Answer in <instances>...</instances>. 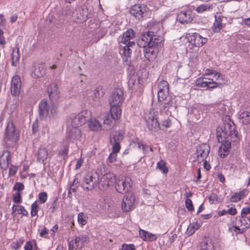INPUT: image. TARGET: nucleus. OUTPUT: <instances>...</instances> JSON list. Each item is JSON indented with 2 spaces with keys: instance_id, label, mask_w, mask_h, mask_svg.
<instances>
[{
  "instance_id": "25",
  "label": "nucleus",
  "mask_w": 250,
  "mask_h": 250,
  "mask_svg": "<svg viewBox=\"0 0 250 250\" xmlns=\"http://www.w3.org/2000/svg\"><path fill=\"white\" fill-rule=\"evenodd\" d=\"M11 161V153L8 151L3 152L0 157V167L2 169H6Z\"/></svg>"
},
{
  "instance_id": "35",
  "label": "nucleus",
  "mask_w": 250,
  "mask_h": 250,
  "mask_svg": "<svg viewBox=\"0 0 250 250\" xmlns=\"http://www.w3.org/2000/svg\"><path fill=\"white\" fill-rule=\"evenodd\" d=\"M215 20L212 27L214 32L218 33L223 28L222 20L220 17L215 16Z\"/></svg>"
},
{
  "instance_id": "22",
  "label": "nucleus",
  "mask_w": 250,
  "mask_h": 250,
  "mask_svg": "<svg viewBox=\"0 0 250 250\" xmlns=\"http://www.w3.org/2000/svg\"><path fill=\"white\" fill-rule=\"evenodd\" d=\"M68 18H66L61 13H58L56 17H54L49 20V22L52 23L55 26L58 28L62 27L64 24L68 21Z\"/></svg>"
},
{
  "instance_id": "12",
  "label": "nucleus",
  "mask_w": 250,
  "mask_h": 250,
  "mask_svg": "<svg viewBox=\"0 0 250 250\" xmlns=\"http://www.w3.org/2000/svg\"><path fill=\"white\" fill-rule=\"evenodd\" d=\"M147 6L145 4L137 3L129 8V13L136 20H142L146 15Z\"/></svg>"
},
{
  "instance_id": "30",
  "label": "nucleus",
  "mask_w": 250,
  "mask_h": 250,
  "mask_svg": "<svg viewBox=\"0 0 250 250\" xmlns=\"http://www.w3.org/2000/svg\"><path fill=\"white\" fill-rule=\"evenodd\" d=\"M139 233L141 238L146 241H152L155 240L157 238L155 234L149 233L142 229H140Z\"/></svg>"
},
{
  "instance_id": "54",
  "label": "nucleus",
  "mask_w": 250,
  "mask_h": 250,
  "mask_svg": "<svg viewBox=\"0 0 250 250\" xmlns=\"http://www.w3.org/2000/svg\"><path fill=\"white\" fill-rule=\"evenodd\" d=\"M157 167L164 173H167L168 172V168L166 167V163L164 161H160L157 164Z\"/></svg>"
},
{
  "instance_id": "20",
  "label": "nucleus",
  "mask_w": 250,
  "mask_h": 250,
  "mask_svg": "<svg viewBox=\"0 0 250 250\" xmlns=\"http://www.w3.org/2000/svg\"><path fill=\"white\" fill-rule=\"evenodd\" d=\"M219 142L222 144L219 147L218 153L222 158H225L229 154L232 142L230 140L224 139H220Z\"/></svg>"
},
{
  "instance_id": "23",
  "label": "nucleus",
  "mask_w": 250,
  "mask_h": 250,
  "mask_svg": "<svg viewBox=\"0 0 250 250\" xmlns=\"http://www.w3.org/2000/svg\"><path fill=\"white\" fill-rule=\"evenodd\" d=\"M89 18L88 9L86 8H83L77 13L75 21L79 23L83 24L85 23Z\"/></svg>"
},
{
  "instance_id": "39",
  "label": "nucleus",
  "mask_w": 250,
  "mask_h": 250,
  "mask_svg": "<svg viewBox=\"0 0 250 250\" xmlns=\"http://www.w3.org/2000/svg\"><path fill=\"white\" fill-rule=\"evenodd\" d=\"M48 153L45 148H40L38 151V161L40 162H43L48 157Z\"/></svg>"
},
{
  "instance_id": "14",
  "label": "nucleus",
  "mask_w": 250,
  "mask_h": 250,
  "mask_svg": "<svg viewBox=\"0 0 250 250\" xmlns=\"http://www.w3.org/2000/svg\"><path fill=\"white\" fill-rule=\"evenodd\" d=\"M47 91L51 104L58 107V104L61 101V97L57 84L55 83H51L48 87Z\"/></svg>"
},
{
  "instance_id": "11",
  "label": "nucleus",
  "mask_w": 250,
  "mask_h": 250,
  "mask_svg": "<svg viewBox=\"0 0 250 250\" xmlns=\"http://www.w3.org/2000/svg\"><path fill=\"white\" fill-rule=\"evenodd\" d=\"M115 175L110 172H106L102 175L99 180V189L105 190L115 184Z\"/></svg>"
},
{
  "instance_id": "51",
  "label": "nucleus",
  "mask_w": 250,
  "mask_h": 250,
  "mask_svg": "<svg viewBox=\"0 0 250 250\" xmlns=\"http://www.w3.org/2000/svg\"><path fill=\"white\" fill-rule=\"evenodd\" d=\"M79 182L77 178H74L72 184H71L68 191V195H69L72 192H74L76 191L78 187L79 186Z\"/></svg>"
},
{
  "instance_id": "8",
  "label": "nucleus",
  "mask_w": 250,
  "mask_h": 250,
  "mask_svg": "<svg viewBox=\"0 0 250 250\" xmlns=\"http://www.w3.org/2000/svg\"><path fill=\"white\" fill-rule=\"evenodd\" d=\"M180 39H187L192 46L197 47L202 46L208 41L207 38L203 37L198 33H188L186 37H181Z\"/></svg>"
},
{
  "instance_id": "48",
  "label": "nucleus",
  "mask_w": 250,
  "mask_h": 250,
  "mask_svg": "<svg viewBox=\"0 0 250 250\" xmlns=\"http://www.w3.org/2000/svg\"><path fill=\"white\" fill-rule=\"evenodd\" d=\"M124 138L123 134L120 131L116 132L113 137L110 139L111 143L113 142H119L120 143Z\"/></svg>"
},
{
  "instance_id": "19",
  "label": "nucleus",
  "mask_w": 250,
  "mask_h": 250,
  "mask_svg": "<svg viewBox=\"0 0 250 250\" xmlns=\"http://www.w3.org/2000/svg\"><path fill=\"white\" fill-rule=\"evenodd\" d=\"M89 241L88 235L82 234L80 236L76 237L74 239L71 240L69 243L71 245H74L75 249H81L83 248L85 245L87 244Z\"/></svg>"
},
{
  "instance_id": "47",
  "label": "nucleus",
  "mask_w": 250,
  "mask_h": 250,
  "mask_svg": "<svg viewBox=\"0 0 250 250\" xmlns=\"http://www.w3.org/2000/svg\"><path fill=\"white\" fill-rule=\"evenodd\" d=\"M39 210V205L38 201H35L31 206L30 214L32 217L37 216Z\"/></svg>"
},
{
  "instance_id": "32",
  "label": "nucleus",
  "mask_w": 250,
  "mask_h": 250,
  "mask_svg": "<svg viewBox=\"0 0 250 250\" xmlns=\"http://www.w3.org/2000/svg\"><path fill=\"white\" fill-rule=\"evenodd\" d=\"M171 97L169 98L168 102H164L161 104V110L163 114L167 116H171V111L170 110L172 104L170 102Z\"/></svg>"
},
{
  "instance_id": "2",
  "label": "nucleus",
  "mask_w": 250,
  "mask_h": 250,
  "mask_svg": "<svg viewBox=\"0 0 250 250\" xmlns=\"http://www.w3.org/2000/svg\"><path fill=\"white\" fill-rule=\"evenodd\" d=\"M235 125L229 116L223 118V123L217 127L216 135L218 141L220 139L230 140L234 145L238 143L240 136L235 130Z\"/></svg>"
},
{
  "instance_id": "46",
  "label": "nucleus",
  "mask_w": 250,
  "mask_h": 250,
  "mask_svg": "<svg viewBox=\"0 0 250 250\" xmlns=\"http://www.w3.org/2000/svg\"><path fill=\"white\" fill-rule=\"evenodd\" d=\"M24 250H40L35 241H27L24 247Z\"/></svg>"
},
{
  "instance_id": "41",
  "label": "nucleus",
  "mask_w": 250,
  "mask_h": 250,
  "mask_svg": "<svg viewBox=\"0 0 250 250\" xmlns=\"http://www.w3.org/2000/svg\"><path fill=\"white\" fill-rule=\"evenodd\" d=\"M212 8L211 4H203L197 7L196 11L199 13H203L206 11H210Z\"/></svg>"
},
{
  "instance_id": "16",
  "label": "nucleus",
  "mask_w": 250,
  "mask_h": 250,
  "mask_svg": "<svg viewBox=\"0 0 250 250\" xmlns=\"http://www.w3.org/2000/svg\"><path fill=\"white\" fill-rule=\"evenodd\" d=\"M72 127L68 132L65 140L77 143L78 141H81L82 139L81 130L78 125H72Z\"/></svg>"
},
{
  "instance_id": "9",
  "label": "nucleus",
  "mask_w": 250,
  "mask_h": 250,
  "mask_svg": "<svg viewBox=\"0 0 250 250\" xmlns=\"http://www.w3.org/2000/svg\"><path fill=\"white\" fill-rule=\"evenodd\" d=\"M125 97L123 89L116 88L111 92L109 98L110 105H122L125 101Z\"/></svg>"
},
{
  "instance_id": "59",
  "label": "nucleus",
  "mask_w": 250,
  "mask_h": 250,
  "mask_svg": "<svg viewBox=\"0 0 250 250\" xmlns=\"http://www.w3.org/2000/svg\"><path fill=\"white\" fill-rule=\"evenodd\" d=\"M24 188V185L22 183L20 182L16 183L13 187L14 190H17V192H19L20 191L23 190Z\"/></svg>"
},
{
  "instance_id": "36",
  "label": "nucleus",
  "mask_w": 250,
  "mask_h": 250,
  "mask_svg": "<svg viewBox=\"0 0 250 250\" xmlns=\"http://www.w3.org/2000/svg\"><path fill=\"white\" fill-rule=\"evenodd\" d=\"M142 79H129L128 86L132 90H136L142 86L141 81Z\"/></svg>"
},
{
  "instance_id": "3",
  "label": "nucleus",
  "mask_w": 250,
  "mask_h": 250,
  "mask_svg": "<svg viewBox=\"0 0 250 250\" xmlns=\"http://www.w3.org/2000/svg\"><path fill=\"white\" fill-rule=\"evenodd\" d=\"M19 132L12 122H9L5 128L4 142L8 147L14 146L19 140Z\"/></svg>"
},
{
  "instance_id": "45",
  "label": "nucleus",
  "mask_w": 250,
  "mask_h": 250,
  "mask_svg": "<svg viewBox=\"0 0 250 250\" xmlns=\"http://www.w3.org/2000/svg\"><path fill=\"white\" fill-rule=\"evenodd\" d=\"M15 50H13L11 54V64L12 66H16L17 65V62L19 61L20 60V53H19V48L18 47L17 48L16 54L17 55L14 54Z\"/></svg>"
},
{
  "instance_id": "31",
  "label": "nucleus",
  "mask_w": 250,
  "mask_h": 250,
  "mask_svg": "<svg viewBox=\"0 0 250 250\" xmlns=\"http://www.w3.org/2000/svg\"><path fill=\"white\" fill-rule=\"evenodd\" d=\"M103 127L104 130L111 129L113 127V122L107 113L103 115Z\"/></svg>"
},
{
  "instance_id": "63",
  "label": "nucleus",
  "mask_w": 250,
  "mask_h": 250,
  "mask_svg": "<svg viewBox=\"0 0 250 250\" xmlns=\"http://www.w3.org/2000/svg\"><path fill=\"white\" fill-rule=\"evenodd\" d=\"M6 41L4 37V31L0 28V45H5Z\"/></svg>"
},
{
  "instance_id": "42",
  "label": "nucleus",
  "mask_w": 250,
  "mask_h": 250,
  "mask_svg": "<svg viewBox=\"0 0 250 250\" xmlns=\"http://www.w3.org/2000/svg\"><path fill=\"white\" fill-rule=\"evenodd\" d=\"M201 250H214L213 243L210 240L203 242L201 245Z\"/></svg>"
},
{
  "instance_id": "6",
  "label": "nucleus",
  "mask_w": 250,
  "mask_h": 250,
  "mask_svg": "<svg viewBox=\"0 0 250 250\" xmlns=\"http://www.w3.org/2000/svg\"><path fill=\"white\" fill-rule=\"evenodd\" d=\"M99 176L96 172L87 174L83 178L82 186L86 190H92L96 188L99 189Z\"/></svg>"
},
{
  "instance_id": "18",
  "label": "nucleus",
  "mask_w": 250,
  "mask_h": 250,
  "mask_svg": "<svg viewBox=\"0 0 250 250\" xmlns=\"http://www.w3.org/2000/svg\"><path fill=\"white\" fill-rule=\"evenodd\" d=\"M194 14L191 10L188 9L181 11L177 16V21L182 23H188L192 21Z\"/></svg>"
},
{
  "instance_id": "21",
  "label": "nucleus",
  "mask_w": 250,
  "mask_h": 250,
  "mask_svg": "<svg viewBox=\"0 0 250 250\" xmlns=\"http://www.w3.org/2000/svg\"><path fill=\"white\" fill-rule=\"evenodd\" d=\"M69 143L67 140H64L59 146L58 155L63 160L68 157Z\"/></svg>"
},
{
  "instance_id": "52",
  "label": "nucleus",
  "mask_w": 250,
  "mask_h": 250,
  "mask_svg": "<svg viewBox=\"0 0 250 250\" xmlns=\"http://www.w3.org/2000/svg\"><path fill=\"white\" fill-rule=\"evenodd\" d=\"M48 198V195L46 192H41L38 195V203L44 204Z\"/></svg>"
},
{
  "instance_id": "62",
  "label": "nucleus",
  "mask_w": 250,
  "mask_h": 250,
  "mask_svg": "<svg viewBox=\"0 0 250 250\" xmlns=\"http://www.w3.org/2000/svg\"><path fill=\"white\" fill-rule=\"evenodd\" d=\"M112 144H113L112 152L116 153L119 152L121 148L120 143L119 142H113Z\"/></svg>"
},
{
  "instance_id": "28",
  "label": "nucleus",
  "mask_w": 250,
  "mask_h": 250,
  "mask_svg": "<svg viewBox=\"0 0 250 250\" xmlns=\"http://www.w3.org/2000/svg\"><path fill=\"white\" fill-rule=\"evenodd\" d=\"M88 126L89 129L93 131H98L103 129L99 121L92 117L88 123Z\"/></svg>"
},
{
  "instance_id": "1",
  "label": "nucleus",
  "mask_w": 250,
  "mask_h": 250,
  "mask_svg": "<svg viewBox=\"0 0 250 250\" xmlns=\"http://www.w3.org/2000/svg\"><path fill=\"white\" fill-rule=\"evenodd\" d=\"M163 37L156 35L154 32L148 30L144 32L138 38L137 43L142 48L145 58L149 62H153L158 55L160 47L164 45Z\"/></svg>"
},
{
  "instance_id": "60",
  "label": "nucleus",
  "mask_w": 250,
  "mask_h": 250,
  "mask_svg": "<svg viewBox=\"0 0 250 250\" xmlns=\"http://www.w3.org/2000/svg\"><path fill=\"white\" fill-rule=\"evenodd\" d=\"M122 250H136L133 244H124L122 246Z\"/></svg>"
},
{
  "instance_id": "64",
  "label": "nucleus",
  "mask_w": 250,
  "mask_h": 250,
  "mask_svg": "<svg viewBox=\"0 0 250 250\" xmlns=\"http://www.w3.org/2000/svg\"><path fill=\"white\" fill-rule=\"evenodd\" d=\"M117 157V153L115 152H112L110 154L108 157V160L110 163H113L116 162Z\"/></svg>"
},
{
  "instance_id": "5",
  "label": "nucleus",
  "mask_w": 250,
  "mask_h": 250,
  "mask_svg": "<svg viewBox=\"0 0 250 250\" xmlns=\"http://www.w3.org/2000/svg\"><path fill=\"white\" fill-rule=\"evenodd\" d=\"M132 182L129 177L120 176L116 179L114 187L116 191L120 193H125L130 190Z\"/></svg>"
},
{
  "instance_id": "49",
  "label": "nucleus",
  "mask_w": 250,
  "mask_h": 250,
  "mask_svg": "<svg viewBox=\"0 0 250 250\" xmlns=\"http://www.w3.org/2000/svg\"><path fill=\"white\" fill-rule=\"evenodd\" d=\"M204 75L212 77H217V78L221 77V74L220 73L211 69H206L204 71Z\"/></svg>"
},
{
  "instance_id": "15",
  "label": "nucleus",
  "mask_w": 250,
  "mask_h": 250,
  "mask_svg": "<svg viewBox=\"0 0 250 250\" xmlns=\"http://www.w3.org/2000/svg\"><path fill=\"white\" fill-rule=\"evenodd\" d=\"M210 151L209 146L206 144L199 146L196 149V161L200 163L207 160Z\"/></svg>"
},
{
  "instance_id": "53",
  "label": "nucleus",
  "mask_w": 250,
  "mask_h": 250,
  "mask_svg": "<svg viewBox=\"0 0 250 250\" xmlns=\"http://www.w3.org/2000/svg\"><path fill=\"white\" fill-rule=\"evenodd\" d=\"M158 90L165 91L169 90V84L167 81L165 80H162L158 84Z\"/></svg>"
},
{
  "instance_id": "56",
  "label": "nucleus",
  "mask_w": 250,
  "mask_h": 250,
  "mask_svg": "<svg viewBox=\"0 0 250 250\" xmlns=\"http://www.w3.org/2000/svg\"><path fill=\"white\" fill-rule=\"evenodd\" d=\"M134 143L136 144L139 149H142L145 153L146 151V148L147 146L143 144V143L138 139H136L133 141Z\"/></svg>"
},
{
  "instance_id": "7",
  "label": "nucleus",
  "mask_w": 250,
  "mask_h": 250,
  "mask_svg": "<svg viewBox=\"0 0 250 250\" xmlns=\"http://www.w3.org/2000/svg\"><path fill=\"white\" fill-rule=\"evenodd\" d=\"M157 112L150 109L145 113L144 119L149 130L156 131L160 128V125L157 118Z\"/></svg>"
},
{
  "instance_id": "37",
  "label": "nucleus",
  "mask_w": 250,
  "mask_h": 250,
  "mask_svg": "<svg viewBox=\"0 0 250 250\" xmlns=\"http://www.w3.org/2000/svg\"><path fill=\"white\" fill-rule=\"evenodd\" d=\"M73 7L70 4H67L64 7L62 8V11L59 13L63 16H64L66 18H68V19H70L72 16L73 14Z\"/></svg>"
},
{
  "instance_id": "17",
  "label": "nucleus",
  "mask_w": 250,
  "mask_h": 250,
  "mask_svg": "<svg viewBox=\"0 0 250 250\" xmlns=\"http://www.w3.org/2000/svg\"><path fill=\"white\" fill-rule=\"evenodd\" d=\"M250 227V219L249 217H241L236 220L235 226V231L241 233Z\"/></svg>"
},
{
  "instance_id": "13",
  "label": "nucleus",
  "mask_w": 250,
  "mask_h": 250,
  "mask_svg": "<svg viewBox=\"0 0 250 250\" xmlns=\"http://www.w3.org/2000/svg\"><path fill=\"white\" fill-rule=\"evenodd\" d=\"M135 197L133 193H128L125 195L121 202V208L124 212L132 210L134 208Z\"/></svg>"
},
{
  "instance_id": "24",
  "label": "nucleus",
  "mask_w": 250,
  "mask_h": 250,
  "mask_svg": "<svg viewBox=\"0 0 250 250\" xmlns=\"http://www.w3.org/2000/svg\"><path fill=\"white\" fill-rule=\"evenodd\" d=\"M119 53L121 55L124 64H127L130 63L132 54L131 48H127V46H123Z\"/></svg>"
},
{
  "instance_id": "4",
  "label": "nucleus",
  "mask_w": 250,
  "mask_h": 250,
  "mask_svg": "<svg viewBox=\"0 0 250 250\" xmlns=\"http://www.w3.org/2000/svg\"><path fill=\"white\" fill-rule=\"evenodd\" d=\"M39 116L41 118L44 119L48 117L53 119L56 117L58 113V107L51 104L49 105L46 100L42 101L39 104Z\"/></svg>"
},
{
  "instance_id": "44",
  "label": "nucleus",
  "mask_w": 250,
  "mask_h": 250,
  "mask_svg": "<svg viewBox=\"0 0 250 250\" xmlns=\"http://www.w3.org/2000/svg\"><path fill=\"white\" fill-rule=\"evenodd\" d=\"M200 224L197 222L191 224L187 229V234L188 235H192L196 230L200 228Z\"/></svg>"
},
{
  "instance_id": "43",
  "label": "nucleus",
  "mask_w": 250,
  "mask_h": 250,
  "mask_svg": "<svg viewBox=\"0 0 250 250\" xmlns=\"http://www.w3.org/2000/svg\"><path fill=\"white\" fill-rule=\"evenodd\" d=\"M88 216L83 212H80L78 215V222L82 226L85 225L87 223Z\"/></svg>"
},
{
  "instance_id": "33",
  "label": "nucleus",
  "mask_w": 250,
  "mask_h": 250,
  "mask_svg": "<svg viewBox=\"0 0 250 250\" xmlns=\"http://www.w3.org/2000/svg\"><path fill=\"white\" fill-rule=\"evenodd\" d=\"M12 213L16 214H21L22 216H27L28 214V211L25 208L21 205H13L12 208Z\"/></svg>"
},
{
  "instance_id": "10",
  "label": "nucleus",
  "mask_w": 250,
  "mask_h": 250,
  "mask_svg": "<svg viewBox=\"0 0 250 250\" xmlns=\"http://www.w3.org/2000/svg\"><path fill=\"white\" fill-rule=\"evenodd\" d=\"M92 116V112L90 110L82 111L73 118L71 125L81 126L86 122L88 123Z\"/></svg>"
},
{
  "instance_id": "34",
  "label": "nucleus",
  "mask_w": 250,
  "mask_h": 250,
  "mask_svg": "<svg viewBox=\"0 0 250 250\" xmlns=\"http://www.w3.org/2000/svg\"><path fill=\"white\" fill-rule=\"evenodd\" d=\"M239 120L241 123L244 125H249L250 124V112L243 111L240 113Z\"/></svg>"
},
{
  "instance_id": "50",
  "label": "nucleus",
  "mask_w": 250,
  "mask_h": 250,
  "mask_svg": "<svg viewBox=\"0 0 250 250\" xmlns=\"http://www.w3.org/2000/svg\"><path fill=\"white\" fill-rule=\"evenodd\" d=\"M125 66H127L126 71L128 77H132L134 76L136 73V69L135 66L132 64L131 62L127 64H124Z\"/></svg>"
},
{
  "instance_id": "38",
  "label": "nucleus",
  "mask_w": 250,
  "mask_h": 250,
  "mask_svg": "<svg viewBox=\"0 0 250 250\" xmlns=\"http://www.w3.org/2000/svg\"><path fill=\"white\" fill-rule=\"evenodd\" d=\"M104 94V91L102 86H97L93 92V99L95 101L99 100L102 98Z\"/></svg>"
},
{
  "instance_id": "29",
  "label": "nucleus",
  "mask_w": 250,
  "mask_h": 250,
  "mask_svg": "<svg viewBox=\"0 0 250 250\" xmlns=\"http://www.w3.org/2000/svg\"><path fill=\"white\" fill-rule=\"evenodd\" d=\"M110 113L112 119L114 120H118L121 118L122 115L121 105H110Z\"/></svg>"
},
{
  "instance_id": "55",
  "label": "nucleus",
  "mask_w": 250,
  "mask_h": 250,
  "mask_svg": "<svg viewBox=\"0 0 250 250\" xmlns=\"http://www.w3.org/2000/svg\"><path fill=\"white\" fill-rule=\"evenodd\" d=\"M24 241V239L23 238H21L16 242H13L11 245V247L14 249H18L21 247L22 245L23 244Z\"/></svg>"
},
{
  "instance_id": "57",
  "label": "nucleus",
  "mask_w": 250,
  "mask_h": 250,
  "mask_svg": "<svg viewBox=\"0 0 250 250\" xmlns=\"http://www.w3.org/2000/svg\"><path fill=\"white\" fill-rule=\"evenodd\" d=\"M13 201L16 204H20L21 203V196L20 192H17L16 193L13 194Z\"/></svg>"
},
{
  "instance_id": "58",
  "label": "nucleus",
  "mask_w": 250,
  "mask_h": 250,
  "mask_svg": "<svg viewBox=\"0 0 250 250\" xmlns=\"http://www.w3.org/2000/svg\"><path fill=\"white\" fill-rule=\"evenodd\" d=\"M250 213V204H248V206L243 208L241 210L242 217H247V215Z\"/></svg>"
},
{
  "instance_id": "26",
  "label": "nucleus",
  "mask_w": 250,
  "mask_h": 250,
  "mask_svg": "<svg viewBox=\"0 0 250 250\" xmlns=\"http://www.w3.org/2000/svg\"><path fill=\"white\" fill-rule=\"evenodd\" d=\"M11 92L15 96L19 94L21 88V79H11Z\"/></svg>"
},
{
  "instance_id": "61",
  "label": "nucleus",
  "mask_w": 250,
  "mask_h": 250,
  "mask_svg": "<svg viewBox=\"0 0 250 250\" xmlns=\"http://www.w3.org/2000/svg\"><path fill=\"white\" fill-rule=\"evenodd\" d=\"M185 205L188 210L193 211L194 208L193 206L192 201L189 199H187L185 202Z\"/></svg>"
},
{
  "instance_id": "40",
  "label": "nucleus",
  "mask_w": 250,
  "mask_h": 250,
  "mask_svg": "<svg viewBox=\"0 0 250 250\" xmlns=\"http://www.w3.org/2000/svg\"><path fill=\"white\" fill-rule=\"evenodd\" d=\"M169 94V90H166L165 89V91H161L158 90V101L161 102L162 101H165L166 102L167 101L168 102V100H169V98L171 97L170 96L168 97V99H167V98L168 97Z\"/></svg>"
},
{
  "instance_id": "27",
  "label": "nucleus",
  "mask_w": 250,
  "mask_h": 250,
  "mask_svg": "<svg viewBox=\"0 0 250 250\" xmlns=\"http://www.w3.org/2000/svg\"><path fill=\"white\" fill-rule=\"evenodd\" d=\"M135 36L136 33L132 28L127 29L123 32L120 42L122 44H125L127 41L133 39Z\"/></svg>"
}]
</instances>
